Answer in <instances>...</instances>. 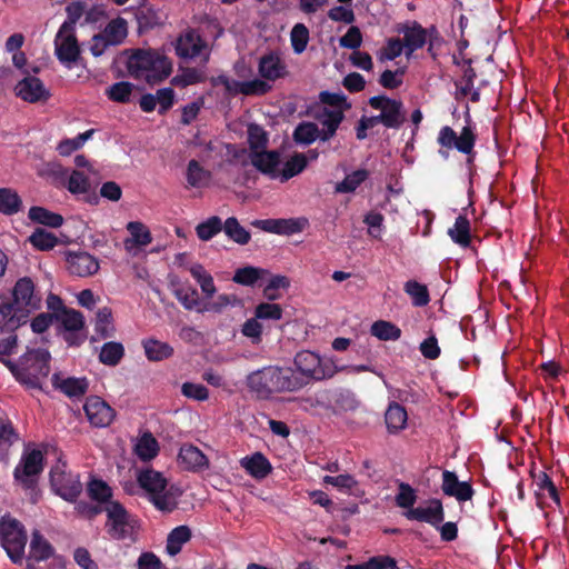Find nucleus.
I'll use <instances>...</instances> for the list:
<instances>
[{
	"mask_svg": "<svg viewBox=\"0 0 569 569\" xmlns=\"http://www.w3.org/2000/svg\"><path fill=\"white\" fill-rule=\"evenodd\" d=\"M53 44L54 54L59 62L66 68H72L81 54L76 30L68 27H60L54 37Z\"/></svg>",
	"mask_w": 569,
	"mask_h": 569,
	"instance_id": "10",
	"label": "nucleus"
},
{
	"mask_svg": "<svg viewBox=\"0 0 569 569\" xmlns=\"http://www.w3.org/2000/svg\"><path fill=\"white\" fill-rule=\"evenodd\" d=\"M134 452L143 461L153 459L159 452L157 439L150 432H144L138 438L134 445Z\"/></svg>",
	"mask_w": 569,
	"mask_h": 569,
	"instance_id": "35",
	"label": "nucleus"
},
{
	"mask_svg": "<svg viewBox=\"0 0 569 569\" xmlns=\"http://www.w3.org/2000/svg\"><path fill=\"white\" fill-rule=\"evenodd\" d=\"M191 538V530L188 526H179L170 531L167 538L166 550L170 556L178 555L183 545Z\"/></svg>",
	"mask_w": 569,
	"mask_h": 569,
	"instance_id": "33",
	"label": "nucleus"
},
{
	"mask_svg": "<svg viewBox=\"0 0 569 569\" xmlns=\"http://www.w3.org/2000/svg\"><path fill=\"white\" fill-rule=\"evenodd\" d=\"M405 291L411 297L412 303L417 307H423L430 300L427 287L415 280L406 282Z\"/></svg>",
	"mask_w": 569,
	"mask_h": 569,
	"instance_id": "55",
	"label": "nucleus"
},
{
	"mask_svg": "<svg viewBox=\"0 0 569 569\" xmlns=\"http://www.w3.org/2000/svg\"><path fill=\"white\" fill-rule=\"evenodd\" d=\"M437 141L443 148H456L458 151L469 154L475 147L476 137L470 127H463L460 136H457L452 128L446 126L439 131Z\"/></svg>",
	"mask_w": 569,
	"mask_h": 569,
	"instance_id": "14",
	"label": "nucleus"
},
{
	"mask_svg": "<svg viewBox=\"0 0 569 569\" xmlns=\"http://www.w3.org/2000/svg\"><path fill=\"white\" fill-rule=\"evenodd\" d=\"M137 480L158 510L171 512L177 508L182 491L176 485H169L161 472L147 468L139 471Z\"/></svg>",
	"mask_w": 569,
	"mask_h": 569,
	"instance_id": "4",
	"label": "nucleus"
},
{
	"mask_svg": "<svg viewBox=\"0 0 569 569\" xmlns=\"http://www.w3.org/2000/svg\"><path fill=\"white\" fill-rule=\"evenodd\" d=\"M239 303V299L236 295H227L221 293L217 296L214 299L206 298V301L202 302V306L198 308V312H212V313H222L230 307H233Z\"/></svg>",
	"mask_w": 569,
	"mask_h": 569,
	"instance_id": "31",
	"label": "nucleus"
},
{
	"mask_svg": "<svg viewBox=\"0 0 569 569\" xmlns=\"http://www.w3.org/2000/svg\"><path fill=\"white\" fill-rule=\"evenodd\" d=\"M368 178V171L363 169L356 170L346 176V178L337 183L336 191L340 193H347L355 191L366 179Z\"/></svg>",
	"mask_w": 569,
	"mask_h": 569,
	"instance_id": "53",
	"label": "nucleus"
},
{
	"mask_svg": "<svg viewBox=\"0 0 569 569\" xmlns=\"http://www.w3.org/2000/svg\"><path fill=\"white\" fill-rule=\"evenodd\" d=\"M441 490L446 496L453 497L458 502H466L472 499L473 489L467 481H459L453 471L442 472Z\"/></svg>",
	"mask_w": 569,
	"mask_h": 569,
	"instance_id": "21",
	"label": "nucleus"
},
{
	"mask_svg": "<svg viewBox=\"0 0 569 569\" xmlns=\"http://www.w3.org/2000/svg\"><path fill=\"white\" fill-rule=\"evenodd\" d=\"M248 391L259 400H269L274 395L299 390L305 386L291 368L266 366L247 375Z\"/></svg>",
	"mask_w": 569,
	"mask_h": 569,
	"instance_id": "1",
	"label": "nucleus"
},
{
	"mask_svg": "<svg viewBox=\"0 0 569 569\" xmlns=\"http://www.w3.org/2000/svg\"><path fill=\"white\" fill-rule=\"evenodd\" d=\"M248 141L252 152L263 151L268 143V137L260 126L250 124L248 127Z\"/></svg>",
	"mask_w": 569,
	"mask_h": 569,
	"instance_id": "59",
	"label": "nucleus"
},
{
	"mask_svg": "<svg viewBox=\"0 0 569 569\" xmlns=\"http://www.w3.org/2000/svg\"><path fill=\"white\" fill-rule=\"evenodd\" d=\"M295 367L297 370L295 373L303 379L305 385L311 379L322 380L332 377L337 372L330 360H323L319 355L309 350L296 355Z\"/></svg>",
	"mask_w": 569,
	"mask_h": 569,
	"instance_id": "8",
	"label": "nucleus"
},
{
	"mask_svg": "<svg viewBox=\"0 0 569 569\" xmlns=\"http://www.w3.org/2000/svg\"><path fill=\"white\" fill-rule=\"evenodd\" d=\"M174 296L187 310L198 311V308L202 306L198 291L190 286L176 289Z\"/></svg>",
	"mask_w": 569,
	"mask_h": 569,
	"instance_id": "50",
	"label": "nucleus"
},
{
	"mask_svg": "<svg viewBox=\"0 0 569 569\" xmlns=\"http://www.w3.org/2000/svg\"><path fill=\"white\" fill-rule=\"evenodd\" d=\"M417 495L415 489L405 482H400L399 491L396 496V503L398 507L410 510L415 509L413 505L416 503Z\"/></svg>",
	"mask_w": 569,
	"mask_h": 569,
	"instance_id": "60",
	"label": "nucleus"
},
{
	"mask_svg": "<svg viewBox=\"0 0 569 569\" xmlns=\"http://www.w3.org/2000/svg\"><path fill=\"white\" fill-rule=\"evenodd\" d=\"M142 345L144 353L150 361H161L169 358L173 352L171 346L159 340L148 339Z\"/></svg>",
	"mask_w": 569,
	"mask_h": 569,
	"instance_id": "43",
	"label": "nucleus"
},
{
	"mask_svg": "<svg viewBox=\"0 0 569 569\" xmlns=\"http://www.w3.org/2000/svg\"><path fill=\"white\" fill-rule=\"evenodd\" d=\"M51 486L57 495L67 501H74L81 492L78 476L67 473L63 466H56L51 472Z\"/></svg>",
	"mask_w": 569,
	"mask_h": 569,
	"instance_id": "13",
	"label": "nucleus"
},
{
	"mask_svg": "<svg viewBox=\"0 0 569 569\" xmlns=\"http://www.w3.org/2000/svg\"><path fill=\"white\" fill-rule=\"evenodd\" d=\"M12 302L0 306V330L12 331L24 325L31 312L40 307V297L29 278L19 279L12 291Z\"/></svg>",
	"mask_w": 569,
	"mask_h": 569,
	"instance_id": "2",
	"label": "nucleus"
},
{
	"mask_svg": "<svg viewBox=\"0 0 569 569\" xmlns=\"http://www.w3.org/2000/svg\"><path fill=\"white\" fill-rule=\"evenodd\" d=\"M189 272L199 284L206 298H213L217 288L212 276L200 263H194L189 267Z\"/></svg>",
	"mask_w": 569,
	"mask_h": 569,
	"instance_id": "32",
	"label": "nucleus"
},
{
	"mask_svg": "<svg viewBox=\"0 0 569 569\" xmlns=\"http://www.w3.org/2000/svg\"><path fill=\"white\" fill-rule=\"evenodd\" d=\"M290 41L296 53H302L309 42V30L303 23L293 26L290 32Z\"/></svg>",
	"mask_w": 569,
	"mask_h": 569,
	"instance_id": "58",
	"label": "nucleus"
},
{
	"mask_svg": "<svg viewBox=\"0 0 569 569\" xmlns=\"http://www.w3.org/2000/svg\"><path fill=\"white\" fill-rule=\"evenodd\" d=\"M533 481L539 505H545L547 499H550L557 506L560 503L557 488L546 472L540 471L535 475Z\"/></svg>",
	"mask_w": 569,
	"mask_h": 569,
	"instance_id": "27",
	"label": "nucleus"
},
{
	"mask_svg": "<svg viewBox=\"0 0 569 569\" xmlns=\"http://www.w3.org/2000/svg\"><path fill=\"white\" fill-rule=\"evenodd\" d=\"M258 71L262 79L274 81L287 73V67L279 54L267 53L259 59Z\"/></svg>",
	"mask_w": 569,
	"mask_h": 569,
	"instance_id": "24",
	"label": "nucleus"
},
{
	"mask_svg": "<svg viewBox=\"0 0 569 569\" xmlns=\"http://www.w3.org/2000/svg\"><path fill=\"white\" fill-rule=\"evenodd\" d=\"M319 121L323 126L322 140L330 139L337 131L339 124L343 119V112L341 108L328 109L323 108L322 112L318 116Z\"/></svg>",
	"mask_w": 569,
	"mask_h": 569,
	"instance_id": "30",
	"label": "nucleus"
},
{
	"mask_svg": "<svg viewBox=\"0 0 569 569\" xmlns=\"http://www.w3.org/2000/svg\"><path fill=\"white\" fill-rule=\"evenodd\" d=\"M251 163L263 174L278 179L281 170V158L278 151H254L250 156Z\"/></svg>",
	"mask_w": 569,
	"mask_h": 569,
	"instance_id": "23",
	"label": "nucleus"
},
{
	"mask_svg": "<svg viewBox=\"0 0 569 569\" xmlns=\"http://www.w3.org/2000/svg\"><path fill=\"white\" fill-rule=\"evenodd\" d=\"M293 137L297 142L309 144L318 138L321 139L322 136L320 134L317 124L312 122H305L296 128Z\"/></svg>",
	"mask_w": 569,
	"mask_h": 569,
	"instance_id": "57",
	"label": "nucleus"
},
{
	"mask_svg": "<svg viewBox=\"0 0 569 569\" xmlns=\"http://www.w3.org/2000/svg\"><path fill=\"white\" fill-rule=\"evenodd\" d=\"M30 243L39 250H50L58 243L57 237L44 229H36L29 237Z\"/></svg>",
	"mask_w": 569,
	"mask_h": 569,
	"instance_id": "54",
	"label": "nucleus"
},
{
	"mask_svg": "<svg viewBox=\"0 0 569 569\" xmlns=\"http://www.w3.org/2000/svg\"><path fill=\"white\" fill-rule=\"evenodd\" d=\"M241 467L253 478L262 479L271 471V465L260 452L247 456L240 460Z\"/></svg>",
	"mask_w": 569,
	"mask_h": 569,
	"instance_id": "28",
	"label": "nucleus"
},
{
	"mask_svg": "<svg viewBox=\"0 0 569 569\" xmlns=\"http://www.w3.org/2000/svg\"><path fill=\"white\" fill-rule=\"evenodd\" d=\"M66 263L68 271L78 277L93 276L100 269L98 259L86 251L67 252Z\"/></svg>",
	"mask_w": 569,
	"mask_h": 569,
	"instance_id": "16",
	"label": "nucleus"
},
{
	"mask_svg": "<svg viewBox=\"0 0 569 569\" xmlns=\"http://www.w3.org/2000/svg\"><path fill=\"white\" fill-rule=\"evenodd\" d=\"M52 555L53 548L49 541L39 531H33L30 542V557L37 561H42Z\"/></svg>",
	"mask_w": 569,
	"mask_h": 569,
	"instance_id": "42",
	"label": "nucleus"
},
{
	"mask_svg": "<svg viewBox=\"0 0 569 569\" xmlns=\"http://www.w3.org/2000/svg\"><path fill=\"white\" fill-rule=\"evenodd\" d=\"M451 240L466 248L470 244V222L465 216H458L455 224L448 230Z\"/></svg>",
	"mask_w": 569,
	"mask_h": 569,
	"instance_id": "40",
	"label": "nucleus"
},
{
	"mask_svg": "<svg viewBox=\"0 0 569 569\" xmlns=\"http://www.w3.org/2000/svg\"><path fill=\"white\" fill-rule=\"evenodd\" d=\"M54 318L62 327L63 339L69 346H79L84 341V318L80 311L62 308L56 312Z\"/></svg>",
	"mask_w": 569,
	"mask_h": 569,
	"instance_id": "11",
	"label": "nucleus"
},
{
	"mask_svg": "<svg viewBox=\"0 0 569 569\" xmlns=\"http://www.w3.org/2000/svg\"><path fill=\"white\" fill-rule=\"evenodd\" d=\"M83 409L90 423L99 428L109 426L116 416L114 410L97 396L88 398Z\"/></svg>",
	"mask_w": 569,
	"mask_h": 569,
	"instance_id": "17",
	"label": "nucleus"
},
{
	"mask_svg": "<svg viewBox=\"0 0 569 569\" xmlns=\"http://www.w3.org/2000/svg\"><path fill=\"white\" fill-rule=\"evenodd\" d=\"M405 516L409 520L423 521L433 527H439L445 518L442 503L438 499L429 501L426 507L407 510Z\"/></svg>",
	"mask_w": 569,
	"mask_h": 569,
	"instance_id": "22",
	"label": "nucleus"
},
{
	"mask_svg": "<svg viewBox=\"0 0 569 569\" xmlns=\"http://www.w3.org/2000/svg\"><path fill=\"white\" fill-rule=\"evenodd\" d=\"M104 512L107 520L104 529L114 540L136 541L139 532V521L120 502H107L103 507H88V516Z\"/></svg>",
	"mask_w": 569,
	"mask_h": 569,
	"instance_id": "5",
	"label": "nucleus"
},
{
	"mask_svg": "<svg viewBox=\"0 0 569 569\" xmlns=\"http://www.w3.org/2000/svg\"><path fill=\"white\" fill-rule=\"evenodd\" d=\"M88 493L92 500L101 503V507L106 506L107 502H118L117 500L111 499V488L100 479H92L88 483Z\"/></svg>",
	"mask_w": 569,
	"mask_h": 569,
	"instance_id": "47",
	"label": "nucleus"
},
{
	"mask_svg": "<svg viewBox=\"0 0 569 569\" xmlns=\"http://www.w3.org/2000/svg\"><path fill=\"white\" fill-rule=\"evenodd\" d=\"M307 164L308 158L305 153H295L286 162H281L279 180L281 182L288 181L292 177L302 172Z\"/></svg>",
	"mask_w": 569,
	"mask_h": 569,
	"instance_id": "34",
	"label": "nucleus"
},
{
	"mask_svg": "<svg viewBox=\"0 0 569 569\" xmlns=\"http://www.w3.org/2000/svg\"><path fill=\"white\" fill-rule=\"evenodd\" d=\"M30 220L51 228H59L63 223L62 216L51 212L43 207H31L28 213Z\"/></svg>",
	"mask_w": 569,
	"mask_h": 569,
	"instance_id": "41",
	"label": "nucleus"
},
{
	"mask_svg": "<svg viewBox=\"0 0 569 569\" xmlns=\"http://www.w3.org/2000/svg\"><path fill=\"white\" fill-rule=\"evenodd\" d=\"M0 541L13 562L23 559L27 533L20 521L11 516H3L0 520Z\"/></svg>",
	"mask_w": 569,
	"mask_h": 569,
	"instance_id": "7",
	"label": "nucleus"
},
{
	"mask_svg": "<svg viewBox=\"0 0 569 569\" xmlns=\"http://www.w3.org/2000/svg\"><path fill=\"white\" fill-rule=\"evenodd\" d=\"M94 330L100 338H109L114 332L111 309L103 307L97 311Z\"/></svg>",
	"mask_w": 569,
	"mask_h": 569,
	"instance_id": "45",
	"label": "nucleus"
},
{
	"mask_svg": "<svg viewBox=\"0 0 569 569\" xmlns=\"http://www.w3.org/2000/svg\"><path fill=\"white\" fill-rule=\"evenodd\" d=\"M14 90L19 98L31 103L46 101L50 97L49 90L44 87L43 82L32 76L20 80Z\"/></svg>",
	"mask_w": 569,
	"mask_h": 569,
	"instance_id": "20",
	"label": "nucleus"
},
{
	"mask_svg": "<svg viewBox=\"0 0 569 569\" xmlns=\"http://www.w3.org/2000/svg\"><path fill=\"white\" fill-rule=\"evenodd\" d=\"M177 462L182 470L200 472L209 468L208 457L196 446L186 443L180 447Z\"/></svg>",
	"mask_w": 569,
	"mask_h": 569,
	"instance_id": "19",
	"label": "nucleus"
},
{
	"mask_svg": "<svg viewBox=\"0 0 569 569\" xmlns=\"http://www.w3.org/2000/svg\"><path fill=\"white\" fill-rule=\"evenodd\" d=\"M129 237L123 240L124 250L132 257H137L152 242L149 228L140 221H130L127 224Z\"/></svg>",
	"mask_w": 569,
	"mask_h": 569,
	"instance_id": "15",
	"label": "nucleus"
},
{
	"mask_svg": "<svg viewBox=\"0 0 569 569\" xmlns=\"http://www.w3.org/2000/svg\"><path fill=\"white\" fill-rule=\"evenodd\" d=\"M224 233L234 242L239 244H247L250 241V233L234 217L228 218L223 223Z\"/></svg>",
	"mask_w": 569,
	"mask_h": 569,
	"instance_id": "49",
	"label": "nucleus"
},
{
	"mask_svg": "<svg viewBox=\"0 0 569 569\" xmlns=\"http://www.w3.org/2000/svg\"><path fill=\"white\" fill-rule=\"evenodd\" d=\"M385 420L388 431L390 433H397L406 428L408 415L401 405L392 402L386 411Z\"/></svg>",
	"mask_w": 569,
	"mask_h": 569,
	"instance_id": "29",
	"label": "nucleus"
},
{
	"mask_svg": "<svg viewBox=\"0 0 569 569\" xmlns=\"http://www.w3.org/2000/svg\"><path fill=\"white\" fill-rule=\"evenodd\" d=\"M50 353L46 349L28 350L19 363L7 362V367L18 381L28 388H41L50 372Z\"/></svg>",
	"mask_w": 569,
	"mask_h": 569,
	"instance_id": "6",
	"label": "nucleus"
},
{
	"mask_svg": "<svg viewBox=\"0 0 569 569\" xmlns=\"http://www.w3.org/2000/svg\"><path fill=\"white\" fill-rule=\"evenodd\" d=\"M269 274L267 269L247 266L236 270L232 280L242 286H253L258 280Z\"/></svg>",
	"mask_w": 569,
	"mask_h": 569,
	"instance_id": "38",
	"label": "nucleus"
},
{
	"mask_svg": "<svg viewBox=\"0 0 569 569\" xmlns=\"http://www.w3.org/2000/svg\"><path fill=\"white\" fill-rule=\"evenodd\" d=\"M181 393L197 401H204L209 398V390L201 383L184 382L181 386Z\"/></svg>",
	"mask_w": 569,
	"mask_h": 569,
	"instance_id": "62",
	"label": "nucleus"
},
{
	"mask_svg": "<svg viewBox=\"0 0 569 569\" xmlns=\"http://www.w3.org/2000/svg\"><path fill=\"white\" fill-rule=\"evenodd\" d=\"M223 229V223L219 217H210L206 221L199 223L196 228L197 236L203 241L212 239Z\"/></svg>",
	"mask_w": 569,
	"mask_h": 569,
	"instance_id": "52",
	"label": "nucleus"
},
{
	"mask_svg": "<svg viewBox=\"0 0 569 569\" xmlns=\"http://www.w3.org/2000/svg\"><path fill=\"white\" fill-rule=\"evenodd\" d=\"M22 208V200L11 188H0V213L13 216Z\"/></svg>",
	"mask_w": 569,
	"mask_h": 569,
	"instance_id": "36",
	"label": "nucleus"
},
{
	"mask_svg": "<svg viewBox=\"0 0 569 569\" xmlns=\"http://www.w3.org/2000/svg\"><path fill=\"white\" fill-rule=\"evenodd\" d=\"M128 70L136 79L154 84L171 74L172 62L157 50H138L129 58Z\"/></svg>",
	"mask_w": 569,
	"mask_h": 569,
	"instance_id": "3",
	"label": "nucleus"
},
{
	"mask_svg": "<svg viewBox=\"0 0 569 569\" xmlns=\"http://www.w3.org/2000/svg\"><path fill=\"white\" fill-rule=\"evenodd\" d=\"M184 178L187 188L204 189L211 182V172L204 168L198 160L191 159L186 167Z\"/></svg>",
	"mask_w": 569,
	"mask_h": 569,
	"instance_id": "25",
	"label": "nucleus"
},
{
	"mask_svg": "<svg viewBox=\"0 0 569 569\" xmlns=\"http://www.w3.org/2000/svg\"><path fill=\"white\" fill-rule=\"evenodd\" d=\"M403 43L400 39H389L379 53L380 61H390L399 57L403 51Z\"/></svg>",
	"mask_w": 569,
	"mask_h": 569,
	"instance_id": "64",
	"label": "nucleus"
},
{
	"mask_svg": "<svg viewBox=\"0 0 569 569\" xmlns=\"http://www.w3.org/2000/svg\"><path fill=\"white\" fill-rule=\"evenodd\" d=\"M124 356V347L121 342L110 341L106 342L100 350L99 360L101 363L114 367Z\"/></svg>",
	"mask_w": 569,
	"mask_h": 569,
	"instance_id": "39",
	"label": "nucleus"
},
{
	"mask_svg": "<svg viewBox=\"0 0 569 569\" xmlns=\"http://www.w3.org/2000/svg\"><path fill=\"white\" fill-rule=\"evenodd\" d=\"M369 104L379 110L378 118L387 128H399L405 121L401 101L390 99L386 96L372 97Z\"/></svg>",
	"mask_w": 569,
	"mask_h": 569,
	"instance_id": "12",
	"label": "nucleus"
},
{
	"mask_svg": "<svg viewBox=\"0 0 569 569\" xmlns=\"http://www.w3.org/2000/svg\"><path fill=\"white\" fill-rule=\"evenodd\" d=\"M42 462L43 456L40 450L27 452L14 469V478L24 486H29L33 481L32 478L42 471Z\"/></svg>",
	"mask_w": 569,
	"mask_h": 569,
	"instance_id": "18",
	"label": "nucleus"
},
{
	"mask_svg": "<svg viewBox=\"0 0 569 569\" xmlns=\"http://www.w3.org/2000/svg\"><path fill=\"white\" fill-rule=\"evenodd\" d=\"M101 33L107 39V41H109V43L112 46H118L127 37V22L122 18L114 19L106 26Z\"/></svg>",
	"mask_w": 569,
	"mask_h": 569,
	"instance_id": "44",
	"label": "nucleus"
},
{
	"mask_svg": "<svg viewBox=\"0 0 569 569\" xmlns=\"http://www.w3.org/2000/svg\"><path fill=\"white\" fill-rule=\"evenodd\" d=\"M370 332L373 337L383 341H395L401 336V330L396 325L385 320L373 322Z\"/></svg>",
	"mask_w": 569,
	"mask_h": 569,
	"instance_id": "46",
	"label": "nucleus"
},
{
	"mask_svg": "<svg viewBox=\"0 0 569 569\" xmlns=\"http://www.w3.org/2000/svg\"><path fill=\"white\" fill-rule=\"evenodd\" d=\"M400 32L403 33V46L407 49V57L409 58L411 53L420 48H422L427 41V30L423 29L417 22H411L409 24L403 26L400 29Z\"/></svg>",
	"mask_w": 569,
	"mask_h": 569,
	"instance_id": "26",
	"label": "nucleus"
},
{
	"mask_svg": "<svg viewBox=\"0 0 569 569\" xmlns=\"http://www.w3.org/2000/svg\"><path fill=\"white\" fill-rule=\"evenodd\" d=\"M174 49L177 56L182 59H199L202 63H207L210 58L208 43L193 29H188L178 37Z\"/></svg>",
	"mask_w": 569,
	"mask_h": 569,
	"instance_id": "9",
	"label": "nucleus"
},
{
	"mask_svg": "<svg viewBox=\"0 0 569 569\" xmlns=\"http://www.w3.org/2000/svg\"><path fill=\"white\" fill-rule=\"evenodd\" d=\"M53 383L68 397H80L88 389V382L83 378H67L60 381L58 375H54Z\"/></svg>",
	"mask_w": 569,
	"mask_h": 569,
	"instance_id": "37",
	"label": "nucleus"
},
{
	"mask_svg": "<svg viewBox=\"0 0 569 569\" xmlns=\"http://www.w3.org/2000/svg\"><path fill=\"white\" fill-rule=\"evenodd\" d=\"M254 316L262 320H280L282 318V308L277 303L262 302L257 306Z\"/></svg>",
	"mask_w": 569,
	"mask_h": 569,
	"instance_id": "61",
	"label": "nucleus"
},
{
	"mask_svg": "<svg viewBox=\"0 0 569 569\" xmlns=\"http://www.w3.org/2000/svg\"><path fill=\"white\" fill-rule=\"evenodd\" d=\"M133 84L127 81H120L113 83L107 90V96L110 100L120 103H127L130 101L132 94Z\"/></svg>",
	"mask_w": 569,
	"mask_h": 569,
	"instance_id": "56",
	"label": "nucleus"
},
{
	"mask_svg": "<svg viewBox=\"0 0 569 569\" xmlns=\"http://www.w3.org/2000/svg\"><path fill=\"white\" fill-rule=\"evenodd\" d=\"M204 79V72L197 68H181L179 73L172 78L171 83L184 88L202 82Z\"/></svg>",
	"mask_w": 569,
	"mask_h": 569,
	"instance_id": "48",
	"label": "nucleus"
},
{
	"mask_svg": "<svg viewBox=\"0 0 569 569\" xmlns=\"http://www.w3.org/2000/svg\"><path fill=\"white\" fill-rule=\"evenodd\" d=\"M90 183L87 176L81 172L74 170L68 180V190L71 193H86L89 190Z\"/></svg>",
	"mask_w": 569,
	"mask_h": 569,
	"instance_id": "63",
	"label": "nucleus"
},
{
	"mask_svg": "<svg viewBox=\"0 0 569 569\" xmlns=\"http://www.w3.org/2000/svg\"><path fill=\"white\" fill-rule=\"evenodd\" d=\"M309 226L305 217L278 219L277 234L291 236L302 232Z\"/></svg>",
	"mask_w": 569,
	"mask_h": 569,
	"instance_id": "51",
	"label": "nucleus"
}]
</instances>
